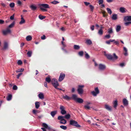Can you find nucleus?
Wrapping results in <instances>:
<instances>
[{"label":"nucleus","mask_w":131,"mask_h":131,"mask_svg":"<svg viewBox=\"0 0 131 131\" xmlns=\"http://www.w3.org/2000/svg\"><path fill=\"white\" fill-rule=\"evenodd\" d=\"M15 24V22L14 21L10 25L8 26L9 28H12L14 26Z\"/></svg>","instance_id":"79ce46f5"},{"label":"nucleus","mask_w":131,"mask_h":131,"mask_svg":"<svg viewBox=\"0 0 131 131\" xmlns=\"http://www.w3.org/2000/svg\"><path fill=\"white\" fill-rule=\"evenodd\" d=\"M26 39L27 41H29L31 40L32 37L31 36L29 35L26 37Z\"/></svg>","instance_id":"c9c22d12"},{"label":"nucleus","mask_w":131,"mask_h":131,"mask_svg":"<svg viewBox=\"0 0 131 131\" xmlns=\"http://www.w3.org/2000/svg\"><path fill=\"white\" fill-rule=\"evenodd\" d=\"M46 38V36L45 35H43L41 37V39L42 40H45Z\"/></svg>","instance_id":"052dcab7"},{"label":"nucleus","mask_w":131,"mask_h":131,"mask_svg":"<svg viewBox=\"0 0 131 131\" xmlns=\"http://www.w3.org/2000/svg\"><path fill=\"white\" fill-rule=\"evenodd\" d=\"M61 43L63 45V48H64L65 47H66V46L64 44V42L63 41H61Z\"/></svg>","instance_id":"13d9d810"},{"label":"nucleus","mask_w":131,"mask_h":131,"mask_svg":"<svg viewBox=\"0 0 131 131\" xmlns=\"http://www.w3.org/2000/svg\"><path fill=\"white\" fill-rule=\"evenodd\" d=\"M42 126L43 127V128L48 129L49 130H50L51 129V128L50 127L48 126V125L45 123H42Z\"/></svg>","instance_id":"9b49d317"},{"label":"nucleus","mask_w":131,"mask_h":131,"mask_svg":"<svg viewBox=\"0 0 131 131\" xmlns=\"http://www.w3.org/2000/svg\"><path fill=\"white\" fill-rule=\"evenodd\" d=\"M40 9H41V10L44 12H46L47 10V9H44L43 8H41Z\"/></svg>","instance_id":"680f3d73"},{"label":"nucleus","mask_w":131,"mask_h":131,"mask_svg":"<svg viewBox=\"0 0 131 131\" xmlns=\"http://www.w3.org/2000/svg\"><path fill=\"white\" fill-rule=\"evenodd\" d=\"M108 33L109 34H111L113 33V29L111 27L110 28L108 29L107 30Z\"/></svg>","instance_id":"4be33fe9"},{"label":"nucleus","mask_w":131,"mask_h":131,"mask_svg":"<svg viewBox=\"0 0 131 131\" xmlns=\"http://www.w3.org/2000/svg\"><path fill=\"white\" fill-rule=\"evenodd\" d=\"M125 9L123 7H121L119 9L120 12L123 13H124L125 12Z\"/></svg>","instance_id":"c85d7f7f"},{"label":"nucleus","mask_w":131,"mask_h":131,"mask_svg":"<svg viewBox=\"0 0 131 131\" xmlns=\"http://www.w3.org/2000/svg\"><path fill=\"white\" fill-rule=\"evenodd\" d=\"M94 25H92L91 26L90 28L93 31L94 29Z\"/></svg>","instance_id":"69168bd1"},{"label":"nucleus","mask_w":131,"mask_h":131,"mask_svg":"<svg viewBox=\"0 0 131 131\" xmlns=\"http://www.w3.org/2000/svg\"><path fill=\"white\" fill-rule=\"evenodd\" d=\"M17 3L19 6H20L21 5V4H22L21 2L20 1H17Z\"/></svg>","instance_id":"0e129e2a"},{"label":"nucleus","mask_w":131,"mask_h":131,"mask_svg":"<svg viewBox=\"0 0 131 131\" xmlns=\"http://www.w3.org/2000/svg\"><path fill=\"white\" fill-rule=\"evenodd\" d=\"M57 112L56 111H53L51 112L50 114L53 117H54V115L56 114Z\"/></svg>","instance_id":"2f4dec72"},{"label":"nucleus","mask_w":131,"mask_h":131,"mask_svg":"<svg viewBox=\"0 0 131 131\" xmlns=\"http://www.w3.org/2000/svg\"><path fill=\"white\" fill-rule=\"evenodd\" d=\"M94 90L95 91H92L91 92V93L94 96H96L97 94L99 93L100 91L97 87L95 88Z\"/></svg>","instance_id":"39448f33"},{"label":"nucleus","mask_w":131,"mask_h":131,"mask_svg":"<svg viewBox=\"0 0 131 131\" xmlns=\"http://www.w3.org/2000/svg\"><path fill=\"white\" fill-rule=\"evenodd\" d=\"M45 81L48 83H50L51 82L50 76L49 75L47 77H46L45 79Z\"/></svg>","instance_id":"2eb2a0df"},{"label":"nucleus","mask_w":131,"mask_h":131,"mask_svg":"<svg viewBox=\"0 0 131 131\" xmlns=\"http://www.w3.org/2000/svg\"><path fill=\"white\" fill-rule=\"evenodd\" d=\"M63 99L66 100L67 101H69L71 100L72 97H69L67 95L65 96H63Z\"/></svg>","instance_id":"f3484780"},{"label":"nucleus","mask_w":131,"mask_h":131,"mask_svg":"<svg viewBox=\"0 0 131 131\" xmlns=\"http://www.w3.org/2000/svg\"><path fill=\"white\" fill-rule=\"evenodd\" d=\"M59 3V2L58 1H53L52 2H51V3L53 4H56Z\"/></svg>","instance_id":"49530a36"},{"label":"nucleus","mask_w":131,"mask_h":131,"mask_svg":"<svg viewBox=\"0 0 131 131\" xmlns=\"http://www.w3.org/2000/svg\"><path fill=\"white\" fill-rule=\"evenodd\" d=\"M21 20L19 23V24H22L25 23V20L22 17V15H21Z\"/></svg>","instance_id":"aec40b11"},{"label":"nucleus","mask_w":131,"mask_h":131,"mask_svg":"<svg viewBox=\"0 0 131 131\" xmlns=\"http://www.w3.org/2000/svg\"><path fill=\"white\" fill-rule=\"evenodd\" d=\"M83 52L82 51H81L79 52L78 53V54L80 56L82 57L83 56Z\"/></svg>","instance_id":"37998d69"},{"label":"nucleus","mask_w":131,"mask_h":131,"mask_svg":"<svg viewBox=\"0 0 131 131\" xmlns=\"http://www.w3.org/2000/svg\"><path fill=\"white\" fill-rule=\"evenodd\" d=\"M105 108L109 111H111L112 110V107L107 104H105Z\"/></svg>","instance_id":"f8f14e48"},{"label":"nucleus","mask_w":131,"mask_h":131,"mask_svg":"<svg viewBox=\"0 0 131 131\" xmlns=\"http://www.w3.org/2000/svg\"><path fill=\"white\" fill-rule=\"evenodd\" d=\"M85 108L87 110H89L90 108V107L88 105H85L84 106Z\"/></svg>","instance_id":"603ef678"},{"label":"nucleus","mask_w":131,"mask_h":131,"mask_svg":"<svg viewBox=\"0 0 131 131\" xmlns=\"http://www.w3.org/2000/svg\"><path fill=\"white\" fill-rule=\"evenodd\" d=\"M24 70V69H18V70L16 71V72H22Z\"/></svg>","instance_id":"de8ad7c7"},{"label":"nucleus","mask_w":131,"mask_h":131,"mask_svg":"<svg viewBox=\"0 0 131 131\" xmlns=\"http://www.w3.org/2000/svg\"><path fill=\"white\" fill-rule=\"evenodd\" d=\"M46 17L41 15H40L39 16V18L41 20L45 18Z\"/></svg>","instance_id":"4c0bfd02"},{"label":"nucleus","mask_w":131,"mask_h":131,"mask_svg":"<svg viewBox=\"0 0 131 131\" xmlns=\"http://www.w3.org/2000/svg\"><path fill=\"white\" fill-rule=\"evenodd\" d=\"M110 37H111V36H110V35L109 34H108V35H106L105 36V37L106 38H110Z\"/></svg>","instance_id":"774afa93"},{"label":"nucleus","mask_w":131,"mask_h":131,"mask_svg":"<svg viewBox=\"0 0 131 131\" xmlns=\"http://www.w3.org/2000/svg\"><path fill=\"white\" fill-rule=\"evenodd\" d=\"M76 101L79 103H82L83 102V100L81 98H78Z\"/></svg>","instance_id":"dca6fc26"},{"label":"nucleus","mask_w":131,"mask_h":131,"mask_svg":"<svg viewBox=\"0 0 131 131\" xmlns=\"http://www.w3.org/2000/svg\"><path fill=\"white\" fill-rule=\"evenodd\" d=\"M85 57L86 59H88L90 58V56L88 53L85 54Z\"/></svg>","instance_id":"3c124183"},{"label":"nucleus","mask_w":131,"mask_h":131,"mask_svg":"<svg viewBox=\"0 0 131 131\" xmlns=\"http://www.w3.org/2000/svg\"><path fill=\"white\" fill-rule=\"evenodd\" d=\"M60 122L61 124H65L67 123V121L64 119L62 121H60Z\"/></svg>","instance_id":"a19ab883"},{"label":"nucleus","mask_w":131,"mask_h":131,"mask_svg":"<svg viewBox=\"0 0 131 131\" xmlns=\"http://www.w3.org/2000/svg\"><path fill=\"white\" fill-rule=\"evenodd\" d=\"M71 117L70 115L69 114H67L64 116V118L67 119H69Z\"/></svg>","instance_id":"473e14b6"},{"label":"nucleus","mask_w":131,"mask_h":131,"mask_svg":"<svg viewBox=\"0 0 131 131\" xmlns=\"http://www.w3.org/2000/svg\"><path fill=\"white\" fill-rule=\"evenodd\" d=\"M35 105L36 108L37 109H38L40 106V105L39 102H36L35 103Z\"/></svg>","instance_id":"b1692460"},{"label":"nucleus","mask_w":131,"mask_h":131,"mask_svg":"<svg viewBox=\"0 0 131 131\" xmlns=\"http://www.w3.org/2000/svg\"><path fill=\"white\" fill-rule=\"evenodd\" d=\"M84 4L86 6H88L90 4V3H89L88 2H84Z\"/></svg>","instance_id":"338daca9"},{"label":"nucleus","mask_w":131,"mask_h":131,"mask_svg":"<svg viewBox=\"0 0 131 131\" xmlns=\"http://www.w3.org/2000/svg\"><path fill=\"white\" fill-rule=\"evenodd\" d=\"M112 18L113 20H116L117 19V15L114 14L113 15Z\"/></svg>","instance_id":"cd10ccee"},{"label":"nucleus","mask_w":131,"mask_h":131,"mask_svg":"<svg viewBox=\"0 0 131 131\" xmlns=\"http://www.w3.org/2000/svg\"><path fill=\"white\" fill-rule=\"evenodd\" d=\"M12 95L11 94H9L7 97V100L8 101L11 100L12 98Z\"/></svg>","instance_id":"7c9ffc66"},{"label":"nucleus","mask_w":131,"mask_h":131,"mask_svg":"<svg viewBox=\"0 0 131 131\" xmlns=\"http://www.w3.org/2000/svg\"><path fill=\"white\" fill-rule=\"evenodd\" d=\"M73 48L75 50H79L80 48V47L79 45H74Z\"/></svg>","instance_id":"f704fd0d"},{"label":"nucleus","mask_w":131,"mask_h":131,"mask_svg":"<svg viewBox=\"0 0 131 131\" xmlns=\"http://www.w3.org/2000/svg\"><path fill=\"white\" fill-rule=\"evenodd\" d=\"M84 87V86L83 85H79L78 86L77 91L79 94L81 95L83 93V88Z\"/></svg>","instance_id":"7ed1b4c3"},{"label":"nucleus","mask_w":131,"mask_h":131,"mask_svg":"<svg viewBox=\"0 0 131 131\" xmlns=\"http://www.w3.org/2000/svg\"><path fill=\"white\" fill-rule=\"evenodd\" d=\"M60 127L61 128L64 130H66L67 129V127L66 126L61 125L60 126Z\"/></svg>","instance_id":"a18cd8bd"},{"label":"nucleus","mask_w":131,"mask_h":131,"mask_svg":"<svg viewBox=\"0 0 131 131\" xmlns=\"http://www.w3.org/2000/svg\"><path fill=\"white\" fill-rule=\"evenodd\" d=\"M17 88L16 85H14L13 86V89L14 90H16L17 89Z\"/></svg>","instance_id":"6e6d98bb"},{"label":"nucleus","mask_w":131,"mask_h":131,"mask_svg":"<svg viewBox=\"0 0 131 131\" xmlns=\"http://www.w3.org/2000/svg\"><path fill=\"white\" fill-rule=\"evenodd\" d=\"M90 8L91 9V11L92 12L94 9V7L91 5H90L89 6Z\"/></svg>","instance_id":"864d4df0"},{"label":"nucleus","mask_w":131,"mask_h":131,"mask_svg":"<svg viewBox=\"0 0 131 131\" xmlns=\"http://www.w3.org/2000/svg\"><path fill=\"white\" fill-rule=\"evenodd\" d=\"M124 24L125 26H128L129 24H130L129 21H128L125 23Z\"/></svg>","instance_id":"bf43d9fd"},{"label":"nucleus","mask_w":131,"mask_h":131,"mask_svg":"<svg viewBox=\"0 0 131 131\" xmlns=\"http://www.w3.org/2000/svg\"><path fill=\"white\" fill-rule=\"evenodd\" d=\"M22 74V73H20L19 74L17 75V79H19V77Z\"/></svg>","instance_id":"4d7b16f0"},{"label":"nucleus","mask_w":131,"mask_h":131,"mask_svg":"<svg viewBox=\"0 0 131 131\" xmlns=\"http://www.w3.org/2000/svg\"><path fill=\"white\" fill-rule=\"evenodd\" d=\"M103 31L102 29H100L99 31L98 34L100 35H102L103 34Z\"/></svg>","instance_id":"58836bf2"},{"label":"nucleus","mask_w":131,"mask_h":131,"mask_svg":"<svg viewBox=\"0 0 131 131\" xmlns=\"http://www.w3.org/2000/svg\"><path fill=\"white\" fill-rule=\"evenodd\" d=\"M123 103L124 105L125 106H127L128 104V101L125 99H123Z\"/></svg>","instance_id":"6ab92c4d"},{"label":"nucleus","mask_w":131,"mask_h":131,"mask_svg":"<svg viewBox=\"0 0 131 131\" xmlns=\"http://www.w3.org/2000/svg\"><path fill=\"white\" fill-rule=\"evenodd\" d=\"M113 104L114 105V107L116 108L118 105L117 101V100L114 101L113 102Z\"/></svg>","instance_id":"393cba45"},{"label":"nucleus","mask_w":131,"mask_h":131,"mask_svg":"<svg viewBox=\"0 0 131 131\" xmlns=\"http://www.w3.org/2000/svg\"><path fill=\"white\" fill-rule=\"evenodd\" d=\"M30 8L33 10H35L37 8V7L34 5H32L30 6Z\"/></svg>","instance_id":"a211bd4d"},{"label":"nucleus","mask_w":131,"mask_h":131,"mask_svg":"<svg viewBox=\"0 0 131 131\" xmlns=\"http://www.w3.org/2000/svg\"><path fill=\"white\" fill-rule=\"evenodd\" d=\"M40 111L38 110H32V112L34 114L36 115L37 113H39Z\"/></svg>","instance_id":"c756f323"},{"label":"nucleus","mask_w":131,"mask_h":131,"mask_svg":"<svg viewBox=\"0 0 131 131\" xmlns=\"http://www.w3.org/2000/svg\"><path fill=\"white\" fill-rule=\"evenodd\" d=\"M106 66L104 64H100L99 65V69L101 70H103L106 68Z\"/></svg>","instance_id":"1a4fd4ad"},{"label":"nucleus","mask_w":131,"mask_h":131,"mask_svg":"<svg viewBox=\"0 0 131 131\" xmlns=\"http://www.w3.org/2000/svg\"><path fill=\"white\" fill-rule=\"evenodd\" d=\"M121 26H120L118 25L116 28V31L117 32H119L121 30Z\"/></svg>","instance_id":"bb28decb"},{"label":"nucleus","mask_w":131,"mask_h":131,"mask_svg":"<svg viewBox=\"0 0 131 131\" xmlns=\"http://www.w3.org/2000/svg\"><path fill=\"white\" fill-rule=\"evenodd\" d=\"M124 51H125V52L124 53V55L125 56H127L128 55L127 52V49L125 47H124Z\"/></svg>","instance_id":"72a5a7b5"},{"label":"nucleus","mask_w":131,"mask_h":131,"mask_svg":"<svg viewBox=\"0 0 131 131\" xmlns=\"http://www.w3.org/2000/svg\"><path fill=\"white\" fill-rule=\"evenodd\" d=\"M22 61L20 60H18L17 62V64L19 65H21L22 64Z\"/></svg>","instance_id":"8fccbe9b"},{"label":"nucleus","mask_w":131,"mask_h":131,"mask_svg":"<svg viewBox=\"0 0 131 131\" xmlns=\"http://www.w3.org/2000/svg\"><path fill=\"white\" fill-rule=\"evenodd\" d=\"M51 83L55 89L57 88L59 85L58 80L54 78H53L51 80Z\"/></svg>","instance_id":"f03ea898"},{"label":"nucleus","mask_w":131,"mask_h":131,"mask_svg":"<svg viewBox=\"0 0 131 131\" xmlns=\"http://www.w3.org/2000/svg\"><path fill=\"white\" fill-rule=\"evenodd\" d=\"M15 6V4L14 3H10L9 4V6L11 8H13Z\"/></svg>","instance_id":"09e8293b"},{"label":"nucleus","mask_w":131,"mask_h":131,"mask_svg":"<svg viewBox=\"0 0 131 131\" xmlns=\"http://www.w3.org/2000/svg\"><path fill=\"white\" fill-rule=\"evenodd\" d=\"M27 54L28 57H30L31 56L32 54V52L31 51H28L27 53Z\"/></svg>","instance_id":"ea45409f"},{"label":"nucleus","mask_w":131,"mask_h":131,"mask_svg":"<svg viewBox=\"0 0 131 131\" xmlns=\"http://www.w3.org/2000/svg\"><path fill=\"white\" fill-rule=\"evenodd\" d=\"M14 14L12 16H11L10 17V19L11 20H13L14 18Z\"/></svg>","instance_id":"e2e57ef3"},{"label":"nucleus","mask_w":131,"mask_h":131,"mask_svg":"<svg viewBox=\"0 0 131 131\" xmlns=\"http://www.w3.org/2000/svg\"><path fill=\"white\" fill-rule=\"evenodd\" d=\"M124 20L125 21H131V16H129L125 17L124 18Z\"/></svg>","instance_id":"ddd939ff"},{"label":"nucleus","mask_w":131,"mask_h":131,"mask_svg":"<svg viewBox=\"0 0 131 131\" xmlns=\"http://www.w3.org/2000/svg\"><path fill=\"white\" fill-rule=\"evenodd\" d=\"M60 109L61 110L60 113L62 115H65L67 113V112L65 110V107L62 105L60 106Z\"/></svg>","instance_id":"423d86ee"},{"label":"nucleus","mask_w":131,"mask_h":131,"mask_svg":"<svg viewBox=\"0 0 131 131\" xmlns=\"http://www.w3.org/2000/svg\"><path fill=\"white\" fill-rule=\"evenodd\" d=\"M39 97L41 99H44V96L43 94L42 93H40L38 95Z\"/></svg>","instance_id":"5701e85b"},{"label":"nucleus","mask_w":131,"mask_h":131,"mask_svg":"<svg viewBox=\"0 0 131 131\" xmlns=\"http://www.w3.org/2000/svg\"><path fill=\"white\" fill-rule=\"evenodd\" d=\"M8 43L6 42H5L4 43V46L3 48H2V50H5L8 48Z\"/></svg>","instance_id":"4468645a"},{"label":"nucleus","mask_w":131,"mask_h":131,"mask_svg":"<svg viewBox=\"0 0 131 131\" xmlns=\"http://www.w3.org/2000/svg\"><path fill=\"white\" fill-rule=\"evenodd\" d=\"M39 6L40 8H41L43 7L45 9L49 8H50L49 5L47 4H39Z\"/></svg>","instance_id":"0eeeda50"},{"label":"nucleus","mask_w":131,"mask_h":131,"mask_svg":"<svg viewBox=\"0 0 131 131\" xmlns=\"http://www.w3.org/2000/svg\"><path fill=\"white\" fill-rule=\"evenodd\" d=\"M106 9L108 13L111 14L112 13V11L109 8H107Z\"/></svg>","instance_id":"c03bdc74"},{"label":"nucleus","mask_w":131,"mask_h":131,"mask_svg":"<svg viewBox=\"0 0 131 131\" xmlns=\"http://www.w3.org/2000/svg\"><path fill=\"white\" fill-rule=\"evenodd\" d=\"M86 43L89 45H91L92 44V42L91 41L90 39L86 40Z\"/></svg>","instance_id":"e433bc0d"},{"label":"nucleus","mask_w":131,"mask_h":131,"mask_svg":"<svg viewBox=\"0 0 131 131\" xmlns=\"http://www.w3.org/2000/svg\"><path fill=\"white\" fill-rule=\"evenodd\" d=\"M72 98L75 101H76L78 98H77V96L75 94H73L72 95Z\"/></svg>","instance_id":"a878e982"},{"label":"nucleus","mask_w":131,"mask_h":131,"mask_svg":"<svg viewBox=\"0 0 131 131\" xmlns=\"http://www.w3.org/2000/svg\"><path fill=\"white\" fill-rule=\"evenodd\" d=\"M2 32L4 35H6L10 33L11 30L10 29L8 28L6 30H3Z\"/></svg>","instance_id":"9d476101"},{"label":"nucleus","mask_w":131,"mask_h":131,"mask_svg":"<svg viewBox=\"0 0 131 131\" xmlns=\"http://www.w3.org/2000/svg\"><path fill=\"white\" fill-rule=\"evenodd\" d=\"M70 124L77 127L80 128L81 127L80 125L78 124L77 122L74 120H71L70 121Z\"/></svg>","instance_id":"20e7f679"},{"label":"nucleus","mask_w":131,"mask_h":131,"mask_svg":"<svg viewBox=\"0 0 131 131\" xmlns=\"http://www.w3.org/2000/svg\"><path fill=\"white\" fill-rule=\"evenodd\" d=\"M64 116H59L58 117V119L60 120V121H62L64 119Z\"/></svg>","instance_id":"412c9836"},{"label":"nucleus","mask_w":131,"mask_h":131,"mask_svg":"<svg viewBox=\"0 0 131 131\" xmlns=\"http://www.w3.org/2000/svg\"><path fill=\"white\" fill-rule=\"evenodd\" d=\"M65 77V74H64L62 73H61L59 77L58 81L59 82H61L64 79Z\"/></svg>","instance_id":"6e6552de"},{"label":"nucleus","mask_w":131,"mask_h":131,"mask_svg":"<svg viewBox=\"0 0 131 131\" xmlns=\"http://www.w3.org/2000/svg\"><path fill=\"white\" fill-rule=\"evenodd\" d=\"M104 55L109 60H114L117 59L118 58L117 56L116 55L115 53H114L113 56H112L110 54H106L105 51H104Z\"/></svg>","instance_id":"f257e3e1"},{"label":"nucleus","mask_w":131,"mask_h":131,"mask_svg":"<svg viewBox=\"0 0 131 131\" xmlns=\"http://www.w3.org/2000/svg\"><path fill=\"white\" fill-rule=\"evenodd\" d=\"M98 3L100 5L101 4H102L103 3V0H99Z\"/></svg>","instance_id":"5fc2aeb1"}]
</instances>
